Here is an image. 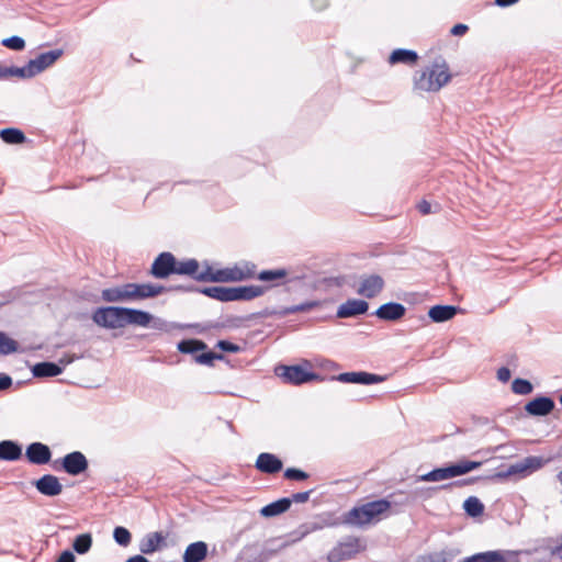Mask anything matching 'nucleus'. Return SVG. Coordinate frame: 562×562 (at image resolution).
<instances>
[{
  "label": "nucleus",
  "mask_w": 562,
  "mask_h": 562,
  "mask_svg": "<svg viewBox=\"0 0 562 562\" xmlns=\"http://www.w3.org/2000/svg\"><path fill=\"white\" fill-rule=\"evenodd\" d=\"M469 30L468 25L465 24H456L452 29H451V34L454 35V36H462L467 33V31Z\"/></svg>",
  "instance_id": "nucleus-53"
},
{
  "label": "nucleus",
  "mask_w": 562,
  "mask_h": 562,
  "mask_svg": "<svg viewBox=\"0 0 562 562\" xmlns=\"http://www.w3.org/2000/svg\"><path fill=\"white\" fill-rule=\"evenodd\" d=\"M291 504H292V499H290L288 497H283V498H280L276 502H272V503L263 506L260 509V514L263 517H274V516L285 513L290 508Z\"/></svg>",
  "instance_id": "nucleus-30"
},
{
  "label": "nucleus",
  "mask_w": 562,
  "mask_h": 562,
  "mask_svg": "<svg viewBox=\"0 0 562 562\" xmlns=\"http://www.w3.org/2000/svg\"><path fill=\"white\" fill-rule=\"evenodd\" d=\"M336 380L342 383L369 385L383 382L385 380V376L364 371H359L340 373L339 375L336 376Z\"/></svg>",
  "instance_id": "nucleus-11"
},
{
  "label": "nucleus",
  "mask_w": 562,
  "mask_h": 562,
  "mask_svg": "<svg viewBox=\"0 0 562 562\" xmlns=\"http://www.w3.org/2000/svg\"><path fill=\"white\" fill-rule=\"evenodd\" d=\"M406 308L401 303L389 302L382 304L375 312L374 315L383 321H398L405 315Z\"/></svg>",
  "instance_id": "nucleus-18"
},
{
  "label": "nucleus",
  "mask_w": 562,
  "mask_h": 562,
  "mask_svg": "<svg viewBox=\"0 0 562 562\" xmlns=\"http://www.w3.org/2000/svg\"><path fill=\"white\" fill-rule=\"evenodd\" d=\"M76 558L71 551H64L56 562H75Z\"/></svg>",
  "instance_id": "nucleus-55"
},
{
  "label": "nucleus",
  "mask_w": 562,
  "mask_h": 562,
  "mask_svg": "<svg viewBox=\"0 0 562 562\" xmlns=\"http://www.w3.org/2000/svg\"><path fill=\"white\" fill-rule=\"evenodd\" d=\"M101 297L109 303L132 302L134 301L132 283L104 289L101 292Z\"/></svg>",
  "instance_id": "nucleus-12"
},
{
  "label": "nucleus",
  "mask_w": 562,
  "mask_h": 562,
  "mask_svg": "<svg viewBox=\"0 0 562 562\" xmlns=\"http://www.w3.org/2000/svg\"><path fill=\"white\" fill-rule=\"evenodd\" d=\"M222 360L223 359V355L221 353H215V352H212V351H207V352H202L200 355H196L194 357V360L200 363V364H206V366H211L213 364V361L214 360Z\"/></svg>",
  "instance_id": "nucleus-45"
},
{
  "label": "nucleus",
  "mask_w": 562,
  "mask_h": 562,
  "mask_svg": "<svg viewBox=\"0 0 562 562\" xmlns=\"http://www.w3.org/2000/svg\"><path fill=\"white\" fill-rule=\"evenodd\" d=\"M510 370L506 367H502L497 370V379L501 381V382H508L509 379H510Z\"/></svg>",
  "instance_id": "nucleus-51"
},
{
  "label": "nucleus",
  "mask_w": 562,
  "mask_h": 562,
  "mask_svg": "<svg viewBox=\"0 0 562 562\" xmlns=\"http://www.w3.org/2000/svg\"><path fill=\"white\" fill-rule=\"evenodd\" d=\"M318 306H319V302L318 301H307V302H304V303H301V304L283 307V308L278 310V311H272V312H270V314L271 315H277V316H280V317H284V316H288L290 314H295V313H299V312H307V311L314 310V308H316Z\"/></svg>",
  "instance_id": "nucleus-32"
},
{
  "label": "nucleus",
  "mask_w": 562,
  "mask_h": 562,
  "mask_svg": "<svg viewBox=\"0 0 562 562\" xmlns=\"http://www.w3.org/2000/svg\"><path fill=\"white\" fill-rule=\"evenodd\" d=\"M92 547V536L89 532L81 533L74 539L72 549L78 554H86Z\"/></svg>",
  "instance_id": "nucleus-36"
},
{
  "label": "nucleus",
  "mask_w": 562,
  "mask_h": 562,
  "mask_svg": "<svg viewBox=\"0 0 562 562\" xmlns=\"http://www.w3.org/2000/svg\"><path fill=\"white\" fill-rule=\"evenodd\" d=\"M132 289L134 301L155 297L166 291L165 286L150 283H132Z\"/></svg>",
  "instance_id": "nucleus-26"
},
{
  "label": "nucleus",
  "mask_w": 562,
  "mask_h": 562,
  "mask_svg": "<svg viewBox=\"0 0 562 562\" xmlns=\"http://www.w3.org/2000/svg\"><path fill=\"white\" fill-rule=\"evenodd\" d=\"M207 555V544L204 541L190 543L183 553V562H201Z\"/></svg>",
  "instance_id": "nucleus-27"
},
{
  "label": "nucleus",
  "mask_w": 562,
  "mask_h": 562,
  "mask_svg": "<svg viewBox=\"0 0 562 562\" xmlns=\"http://www.w3.org/2000/svg\"><path fill=\"white\" fill-rule=\"evenodd\" d=\"M554 408V402L548 396H539L526 404L525 411L532 416H547Z\"/></svg>",
  "instance_id": "nucleus-19"
},
{
  "label": "nucleus",
  "mask_w": 562,
  "mask_h": 562,
  "mask_svg": "<svg viewBox=\"0 0 562 562\" xmlns=\"http://www.w3.org/2000/svg\"><path fill=\"white\" fill-rule=\"evenodd\" d=\"M255 266L249 267L246 265V269L239 267L226 268L221 270H213L212 267L206 266L205 269L201 270L200 273L195 274V280L201 282H234L241 281L252 277Z\"/></svg>",
  "instance_id": "nucleus-3"
},
{
  "label": "nucleus",
  "mask_w": 562,
  "mask_h": 562,
  "mask_svg": "<svg viewBox=\"0 0 562 562\" xmlns=\"http://www.w3.org/2000/svg\"><path fill=\"white\" fill-rule=\"evenodd\" d=\"M311 493H312V491L300 492V493L293 494L289 498L292 499V503L293 502L294 503H305L308 501Z\"/></svg>",
  "instance_id": "nucleus-50"
},
{
  "label": "nucleus",
  "mask_w": 562,
  "mask_h": 562,
  "mask_svg": "<svg viewBox=\"0 0 562 562\" xmlns=\"http://www.w3.org/2000/svg\"><path fill=\"white\" fill-rule=\"evenodd\" d=\"M22 456V447L12 440L0 442V459L5 461L19 460Z\"/></svg>",
  "instance_id": "nucleus-29"
},
{
  "label": "nucleus",
  "mask_w": 562,
  "mask_h": 562,
  "mask_svg": "<svg viewBox=\"0 0 562 562\" xmlns=\"http://www.w3.org/2000/svg\"><path fill=\"white\" fill-rule=\"evenodd\" d=\"M18 344L15 340L9 338L5 334L0 333V352L2 355H10L15 352Z\"/></svg>",
  "instance_id": "nucleus-43"
},
{
  "label": "nucleus",
  "mask_w": 562,
  "mask_h": 562,
  "mask_svg": "<svg viewBox=\"0 0 562 562\" xmlns=\"http://www.w3.org/2000/svg\"><path fill=\"white\" fill-rule=\"evenodd\" d=\"M458 307L453 305H435L430 307L428 316L435 323L447 322L456 316Z\"/></svg>",
  "instance_id": "nucleus-28"
},
{
  "label": "nucleus",
  "mask_w": 562,
  "mask_h": 562,
  "mask_svg": "<svg viewBox=\"0 0 562 562\" xmlns=\"http://www.w3.org/2000/svg\"><path fill=\"white\" fill-rule=\"evenodd\" d=\"M417 209L418 211L423 214V215H427L429 213H431V205L429 202H427L426 200H423L422 202H419L417 204Z\"/></svg>",
  "instance_id": "nucleus-54"
},
{
  "label": "nucleus",
  "mask_w": 562,
  "mask_h": 562,
  "mask_svg": "<svg viewBox=\"0 0 562 562\" xmlns=\"http://www.w3.org/2000/svg\"><path fill=\"white\" fill-rule=\"evenodd\" d=\"M148 327H151V328L160 330V331H170L172 328V326L168 322H166L162 318L155 317L154 315H153V321L150 322Z\"/></svg>",
  "instance_id": "nucleus-48"
},
{
  "label": "nucleus",
  "mask_w": 562,
  "mask_h": 562,
  "mask_svg": "<svg viewBox=\"0 0 562 562\" xmlns=\"http://www.w3.org/2000/svg\"><path fill=\"white\" fill-rule=\"evenodd\" d=\"M176 257L168 251L161 252L154 260L150 274L158 279H166L175 273Z\"/></svg>",
  "instance_id": "nucleus-9"
},
{
  "label": "nucleus",
  "mask_w": 562,
  "mask_h": 562,
  "mask_svg": "<svg viewBox=\"0 0 562 562\" xmlns=\"http://www.w3.org/2000/svg\"><path fill=\"white\" fill-rule=\"evenodd\" d=\"M207 348L206 344L198 339H184L178 344V350L182 353L195 355Z\"/></svg>",
  "instance_id": "nucleus-35"
},
{
  "label": "nucleus",
  "mask_w": 562,
  "mask_h": 562,
  "mask_svg": "<svg viewBox=\"0 0 562 562\" xmlns=\"http://www.w3.org/2000/svg\"><path fill=\"white\" fill-rule=\"evenodd\" d=\"M282 461L274 454L262 452L256 460V468L267 474H274L282 470Z\"/></svg>",
  "instance_id": "nucleus-20"
},
{
  "label": "nucleus",
  "mask_w": 562,
  "mask_h": 562,
  "mask_svg": "<svg viewBox=\"0 0 562 562\" xmlns=\"http://www.w3.org/2000/svg\"><path fill=\"white\" fill-rule=\"evenodd\" d=\"M518 0H495V3L498 7H508L510 4L516 3Z\"/></svg>",
  "instance_id": "nucleus-58"
},
{
  "label": "nucleus",
  "mask_w": 562,
  "mask_h": 562,
  "mask_svg": "<svg viewBox=\"0 0 562 562\" xmlns=\"http://www.w3.org/2000/svg\"><path fill=\"white\" fill-rule=\"evenodd\" d=\"M8 72H9V78L10 77H19V78L27 79V78H32V77L36 76L30 61L23 67H14V66L9 67Z\"/></svg>",
  "instance_id": "nucleus-39"
},
{
  "label": "nucleus",
  "mask_w": 562,
  "mask_h": 562,
  "mask_svg": "<svg viewBox=\"0 0 562 562\" xmlns=\"http://www.w3.org/2000/svg\"><path fill=\"white\" fill-rule=\"evenodd\" d=\"M71 362V359H60L59 364L54 362H38L32 368V374L35 378H53L63 373L64 368Z\"/></svg>",
  "instance_id": "nucleus-13"
},
{
  "label": "nucleus",
  "mask_w": 562,
  "mask_h": 562,
  "mask_svg": "<svg viewBox=\"0 0 562 562\" xmlns=\"http://www.w3.org/2000/svg\"><path fill=\"white\" fill-rule=\"evenodd\" d=\"M61 49H53L49 52L41 53L35 58L31 59L30 63L35 75H38L48 67H50L53 64L56 63L57 59L61 57Z\"/></svg>",
  "instance_id": "nucleus-17"
},
{
  "label": "nucleus",
  "mask_w": 562,
  "mask_h": 562,
  "mask_svg": "<svg viewBox=\"0 0 562 562\" xmlns=\"http://www.w3.org/2000/svg\"><path fill=\"white\" fill-rule=\"evenodd\" d=\"M463 508L469 516L476 517L483 513L484 505L477 497L470 496L464 501Z\"/></svg>",
  "instance_id": "nucleus-38"
},
{
  "label": "nucleus",
  "mask_w": 562,
  "mask_h": 562,
  "mask_svg": "<svg viewBox=\"0 0 562 562\" xmlns=\"http://www.w3.org/2000/svg\"><path fill=\"white\" fill-rule=\"evenodd\" d=\"M200 272L199 262L195 259H189L180 262L176 260L175 273L191 276L195 279V274Z\"/></svg>",
  "instance_id": "nucleus-34"
},
{
  "label": "nucleus",
  "mask_w": 562,
  "mask_h": 562,
  "mask_svg": "<svg viewBox=\"0 0 562 562\" xmlns=\"http://www.w3.org/2000/svg\"><path fill=\"white\" fill-rule=\"evenodd\" d=\"M277 376L283 380V382L301 385L314 380H318V374L306 371L302 366H278L274 370Z\"/></svg>",
  "instance_id": "nucleus-6"
},
{
  "label": "nucleus",
  "mask_w": 562,
  "mask_h": 562,
  "mask_svg": "<svg viewBox=\"0 0 562 562\" xmlns=\"http://www.w3.org/2000/svg\"><path fill=\"white\" fill-rule=\"evenodd\" d=\"M216 347L225 352H234L235 353V352H239L241 350V348L238 345L233 344L228 340H218L216 344Z\"/></svg>",
  "instance_id": "nucleus-49"
},
{
  "label": "nucleus",
  "mask_w": 562,
  "mask_h": 562,
  "mask_svg": "<svg viewBox=\"0 0 562 562\" xmlns=\"http://www.w3.org/2000/svg\"><path fill=\"white\" fill-rule=\"evenodd\" d=\"M2 45L13 50H22L25 47V42L20 36H11L4 38Z\"/></svg>",
  "instance_id": "nucleus-46"
},
{
  "label": "nucleus",
  "mask_w": 562,
  "mask_h": 562,
  "mask_svg": "<svg viewBox=\"0 0 562 562\" xmlns=\"http://www.w3.org/2000/svg\"><path fill=\"white\" fill-rule=\"evenodd\" d=\"M311 2L316 10H323L328 4V0H311Z\"/></svg>",
  "instance_id": "nucleus-56"
},
{
  "label": "nucleus",
  "mask_w": 562,
  "mask_h": 562,
  "mask_svg": "<svg viewBox=\"0 0 562 562\" xmlns=\"http://www.w3.org/2000/svg\"><path fill=\"white\" fill-rule=\"evenodd\" d=\"M369 310L368 302L359 299H349L342 303L337 310V317L349 318L367 313Z\"/></svg>",
  "instance_id": "nucleus-15"
},
{
  "label": "nucleus",
  "mask_w": 562,
  "mask_h": 562,
  "mask_svg": "<svg viewBox=\"0 0 562 562\" xmlns=\"http://www.w3.org/2000/svg\"><path fill=\"white\" fill-rule=\"evenodd\" d=\"M153 321V315L148 312L135 308L125 307L124 312V327L126 325H136L140 327H148Z\"/></svg>",
  "instance_id": "nucleus-25"
},
{
  "label": "nucleus",
  "mask_w": 562,
  "mask_h": 562,
  "mask_svg": "<svg viewBox=\"0 0 562 562\" xmlns=\"http://www.w3.org/2000/svg\"><path fill=\"white\" fill-rule=\"evenodd\" d=\"M544 464V460L541 457L530 456L527 457L516 463L510 464L506 471L499 472L497 476L499 477H508L512 475L520 474L522 476L528 475L539 469H541Z\"/></svg>",
  "instance_id": "nucleus-7"
},
{
  "label": "nucleus",
  "mask_w": 562,
  "mask_h": 562,
  "mask_svg": "<svg viewBox=\"0 0 562 562\" xmlns=\"http://www.w3.org/2000/svg\"><path fill=\"white\" fill-rule=\"evenodd\" d=\"M165 546V536L161 532H149L139 542V551L143 554H151Z\"/></svg>",
  "instance_id": "nucleus-24"
},
{
  "label": "nucleus",
  "mask_w": 562,
  "mask_h": 562,
  "mask_svg": "<svg viewBox=\"0 0 562 562\" xmlns=\"http://www.w3.org/2000/svg\"><path fill=\"white\" fill-rule=\"evenodd\" d=\"M200 292L221 302H231V286H206L201 289Z\"/></svg>",
  "instance_id": "nucleus-33"
},
{
  "label": "nucleus",
  "mask_w": 562,
  "mask_h": 562,
  "mask_svg": "<svg viewBox=\"0 0 562 562\" xmlns=\"http://www.w3.org/2000/svg\"><path fill=\"white\" fill-rule=\"evenodd\" d=\"M390 508L391 502L384 498L368 502L351 508L346 515V522L357 527L375 524L382 519Z\"/></svg>",
  "instance_id": "nucleus-1"
},
{
  "label": "nucleus",
  "mask_w": 562,
  "mask_h": 562,
  "mask_svg": "<svg viewBox=\"0 0 562 562\" xmlns=\"http://www.w3.org/2000/svg\"><path fill=\"white\" fill-rule=\"evenodd\" d=\"M265 293V289L260 285H243L231 286V302L232 301H250Z\"/></svg>",
  "instance_id": "nucleus-21"
},
{
  "label": "nucleus",
  "mask_w": 562,
  "mask_h": 562,
  "mask_svg": "<svg viewBox=\"0 0 562 562\" xmlns=\"http://www.w3.org/2000/svg\"><path fill=\"white\" fill-rule=\"evenodd\" d=\"M61 465L66 473L76 476L83 473L88 469L89 463L82 452L74 451L61 459Z\"/></svg>",
  "instance_id": "nucleus-10"
},
{
  "label": "nucleus",
  "mask_w": 562,
  "mask_h": 562,
  "mask_svg": "<svg viewBox=\"0 0 562 562\" xmlns=\"http://www.w3.org/2000/svg\"><path fill=\"white\" fill-rule=\"evenodd\" d=\"M481 462L479 461H461L456 464H451L446 468H437L432 471L419 475L417 481L419 482H439L443 480H448L451 477H456L459 475L467 474L475 469L481 467Z\"/></svg>",
  "instance_id": "nucleus-4"
},
{
  "label": "nucleus",
  "mask_w": 562,
  "mask_h": 562,
  "mask_svg": "<svg viewBox=\"0 0 562 562\" xmlns=\"http://www.w3.org/2000/svg\"><path fill=\"white\" fill-rule=\"evenodd\" d=\"M25 457L33 464H46L50 461L52 451L47 445L32 442L26 447Z\"/></svg>",
  "instance_id": "nucleus-14"
},
{
  "label": "nucleus",
  "mask_w": 562,
  "mask_h": 562,
  "mask_svg": "<svg viewBox=\"0 0 562 562\" xmlns=\"http://www.w3.org/2000/svg\"><path fill=\"white\" fill-rule=\"evenodd\" d=\"M512 390L515 394L527 395L532 392L533 386L528 380L517 378L512 383Z\"/></svg>",
  "instance_id": "nucleus-41"
},
{
  "label": "nucleus",
  "mask_w": 562,
  "mask_h": 562,
  "mask_svg": "<svg viewBox=\"0 0 562 562\" xmlns=\"http://www.w3.org/2000/svg\"><path fill=\"white\" fill-rule=\"evenodd\" d=\"M559 482L562 484V471H560L557 475Z\"/></svg>",
  "instance_id": "nucleus-62"
},
{
  "label": "nucleus",
  "mask_w": 562,
  "mask_h": 562,
  "mask_svg": "<svg viewBox=\"0 0 562 562\" xmlns=\"http://www.w3.org/2000/svg\"><path fill=\"white\" fill-rule=\"evenodd\" d=\"M417 59H418V55L415 50L398 48V49H395L392 52V54L389 57V63L391 65H395V64L413 65L417 61Z\"/></svg>",
  "instance_id": "nucleus-31"
},
{
  "label": "nucleus",
  "mask_w": 562,
  "mask_h": 562,
  "mask_svg": "<svg viewBox=\"0 0 562 562\" xmlns=\"http://www.w3.org/2000/svg\"><path fill=\"white\" fill-rule=\"evenodd\" d=\"M463 483H465V481H457V483H456V484L461 485V484H463Z\"/></svg>",
  "instance_id": "nucleus-63"
},
{
  "label": "nucleus",
  "mask_w": 562,
  "mask_h": 562,
  "mask_svg": "<svg viewBox=\"0 0 562 562\" xmlns=\"http://www.w3.org/2000/svg\"><path fill=\"white\" fill-rule=\"evenodd\" d=\"M358 550V540L352 539L346 542L339 543L328 553V560L330 562H339L351 558Z\"/></svg>",
  "instance_id": "nucleus-23"
},
{
  "label": "nucleus",
  "mask_w": 562,
  "mask_h": 562,
  "mask_svg": "<svg viewBox=\"0 0 562 562\" xmlns=\"http://www.w3.org/2000/svg\"><path fill=\"white\" fill-rule=\"evenodd\" d=\"M0 137L7 144H21L25 139L23 132L13 127L2 130Z\"/></svg>",
  "instance_id": "nucleus-37"
},
{
  "label": "nucleus",
  "mask_w": 562,
  "mask_h": 562,
  "mask_svg": "<svg viewBox=\"0 0 562 562\" xmlns=\"http://www.w3.org/2000/svg\"><path fill=\"white\" fill-rule=\"evenodd\" d=\"M125 562H149L145 557L137 554L128 558Z\"/></svg>",
  "instance_id": "nucleus-57"
},
{
  "label": "nucleus",
  "mask_w": 562,
  "mask_h": 562,
  "mask_svg": "<svg viewBox=\"0 0 562 562\" xmlns=\"http://www.w3.org/2000/svg\"><path fill=\"white\" fill-rule=\"evenodd\" d=\"M450 80L448 66L434 64L414 76V89L424 92L439 91Z\"/></svg>",
  "instance_id": "nucleus-2"
},
{
  "label": "nucleus",
  "mask_w": 562,
  "mask_h": 562,
  "mask_svg": "<svg viewBox=\"0 0 562 562\" xmlns=\"http://www.w3.org/2000/svg\"><path fill=\"white\" fill-rule=\"evenodd\" d=\"M384 279L379 274H364L360 277L357 293L367 299L378 296L384 289Z\"/></svg>",
  "instance_id": "nucleus-8"
},
{
  "label": "nucleus",
  "mask_w": 562,
  "mask_h": 562,
  "mask_svg": "<svg viewBox=\"0 0 562 562\" xmlns=\"http://www.w3.org/2000/svg\"><path fill=\"white\" fill-rule=\"evenodd\" d=\"M12 385V378L5 373H0V391H4Z\"/></svg>",
  "instance_id": "nucleus-52"
},
{
  "label": "nucleus",
  "mask_w": 562,
  "mask_h": 562,
  "mask_svg": "<svg viewBox=\"0 0 562 562\" xmlns=\"http://www.w3.org/2000/svg\"><path fill=\"white\" fill-rule=\"evenodd\" d=\"M286 276L288 271L285 269L263 270L258 274V279L265 282H272L284 279Z\"/></svg>",
  "instance_id": "nucleus-40"
},
{
  "label": "nucleus",
  "mask_w": 562,
  "mask_h": 562,
  "mask_svg": "<svg viewBox=\"0 0 562 562\" xmlns=\"http://www.w3.org/2000/svg\"><path fill=\"white\" fill-rule=\"evenodd\" d=\"M318 528H319V526H317V525H313V527H312V528L306 527L302 535H303V536H305V535H307L310 531L316 530V529H318Z\"/></svg>",
  "instance_id": "nucleus-61"
},
{
  "label": "nucleus",
  "mask_w": 562,
  "mask_h": 562,
  "mask_svg": "<svg viewBox=\"0 0 562 562\" xmlns=\"http://www.w3.org/2000/svg\"><path fill=\"white\" fill-rule=\"evenodd\" d=\"M9 67H4L0 65V80L9 78Z\"/></svg>",
  "instance_id": "nucleus-59"
},
{
  "label": "nucleus",
  "mask_w": 562,
  "mask_h": 562,
  "mask_svg": "<svg viewBox=\"0 0 562 562\" xmlns=\"http://www.w3.org/2000/svg\"><path fill=\"white\" fill-rule=\"evenodd\" d=\"M454 554L450 551H441L428 557H423L420 562H452Z\"/></svg>",
  "instance_id": "nucleus-44"
},
{
  "label": "nucleus",
  "mask_w": 562,
  "mask_h": 562,
  "mask_svg": "<svg viewBox=\"0 0 562 562\" xmlns=\"http://www.w3.org/2000/svg\"><path fill=\"white\" fill-rule=\"evenodd\" d=\"M115 542L122 547H127L131 543V532L125 527H115L113 531Z\"/></svg>",
  "instance_id": "nucleus-42"
},
{
  "label": "nucleus",
  "mask_w": 562,
  "mask_h": 562,
  "mask_svg": "<svg viewBox=\"0 0 562 562\" xmlns=\"http://www.w3.org/2000/svg\"><path fill=\"white\" fill-rule=\"evenodd\" d=\"M284 477L288 480L303 481L308 477V474L300 469L289 468L284 471Z\"/></svg>",
  "instance_id": "nucleus-47"
},
{
  "label": "nucleus",
  "mask_w": 562,
  "mask_h": 562,
  "mask_svg": "<svg viewBox=\"0 0 562 562\" xmlns=\"http://www.w3.org/2000/svg\"><path fill=\"white\" fill-rule=\"evenodd\" d=\"M36 490L45 496H57L63 492V485L58 477L53 474H45L34 483Z\"/></svg>",
  "instance_id": "nucleus-16"
},
{
  "label": "nucleus",
  "mask_w": 562,
  "mask_h": 562,
  "mask_svg": "<svg viewBox=\"0 0 562 562\" xmlns=\"http://www.w3.org/2000/svg\"><path fill=\"white\" fill-rule=\"evenodd\" d=\"M358 550V540L352 539L346 542L339 543L328 553V560L330 562H339L351 558Z\"/></svg>",
  "instance_id": "nucleus-22"
},
{
  "label": "nucleus",
  "mask_w": 562,
  "mask_h": 562,
  "mask_svg": "<svg viewBox=\"0 0 562 562\" xmlns=\"http://www.w3.org/2000/svg\"><path fill=\"white\" fill-rule=\"evenodd\" d=\"M125 307L105 306L97 308L92 314V321L100 327L117 329L124 327Z\"/></svg>",
  "instance_id": "nucleus-5"
},
{
  "label": "nucleus",
  "mask_w": 562,
  "mask_h": 562,
  "mask_svg": "<svg viewBox=\"0 0 562 562\" xmlns=\"http://www.w3.org/2000/svg\"><path fill=\"white\" fill-rule=\"evenodd\" d=\"M552 554L559 557L562 560V543L552 549Z\"/></svg>",
  "instance_id": "nucleus-60"
}]
</instances>
